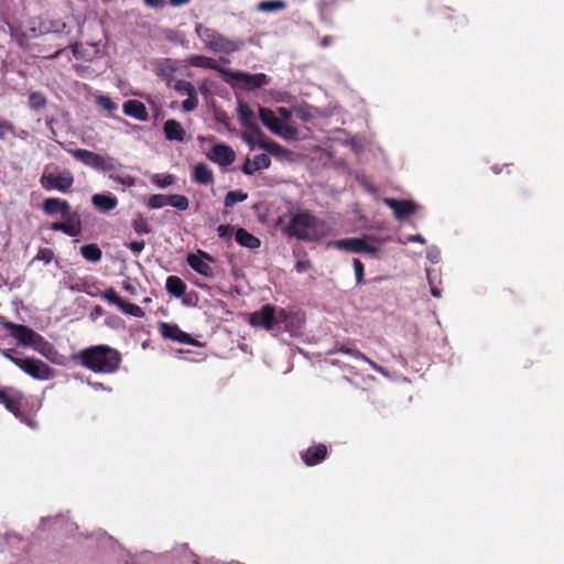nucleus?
<instances>
[{
	"label": "nucleus",
	"mask_w": 564,
	"mask_h": 564,
	"mask_svg": "<svg viewBox=\"0 0 564 564\" xmlns=\"http://www.w3.org/2000/svg\"><path fill=\"white\" fill-rule=\"evenodd\" d=\"M42 210L47 216L61 215L62 221H54L50 225L53 231H61L69 237H77L82 234L83 223L80 214L73 210L69 203L57 197H48L43 200Z\"/></svg>",
	"instance_id": "1"
},
{
	"label": "nucleus",
	"mask_w": 564,
	"mask_h": 564,
	"mask_svg": "<svg viewBox=\"0 0 564 564\" xmlns=\"http://www.w3.org/2000/svg\"><path fill=\"white\" fill-rule=\"evenodd\" d=\"M75 358L83 367L97 373H113L121 364V354L108 345L87 347L80 350Z\"/></svg>",
	"instance_id": "2"
},
{
	"label": "nucleus",
	"mask_w": 564,
	"mask_h": 564,
	"mask_svg": "<svg viewBox=\"0 0 564 564\" xmlns=\"http://www.w3.org/2000/svg\"><path fill=\"white\" fill-rule=\"evenodd\" d=\"M238 116L241 126L246 129L242 133V140L253 149L258 145L272 154H279L282 151V147L275 141L269 140L265 134L261 131L254 112L246 102H239Z\"/></svg>",
	"instance_id": "3"
},
{
	"label": "nucleus",
	"mask_w": 564,
	"mask_h": 564,
	"mask_svg": "<svg viewBox=\"0 0 564 564\" xmlns=\"http://www.w3.org/2000/svg\"><path fill=\"white\" fill-rule=\"evenodd\" d=\"M0 325L22 346L31 347L45 357H48L54 351L51 343L26 325L12 323L1 315Z\"/></svg>",
	"instance_id": "4"
},
{
	"label": "nucleus",
	"mask_w": 564,
	"mask_h": 564,
	"mask_svg": "<svg viewBox=\"0 0 564 564\" xmlns=\"http://www.w3.org/2000/svg\"><path fill=\"white\" fill-rule=\"evenodd\" d=\"M319 220L310 210H302L291 217L285 232L290 237H296L300 240L313 241L317 239Z\"/></svg>",
	"instance_id": "5"
},
{
	"label": "nucleus",
	"mask_w": 564,
	"mask_h": 564,
	"mask_svg": "<svg viewBox=\"0 0 564 564\" xmlns=\"http://www.w3.org/2000/svg\"><path fill=\"white\" fill-rule=\"evenodd\" d=\"M195 32L205 47L214 53L231 54L240 50L243 44L240 40H229L216 30L202 24L196 25Z\"/></svg>",
	"instance_id": "6"
},
{
	"label": "nucleus",
	"mask_w": 564,
	"mask_h": 564,
	"mask_svg": "<svg viewBox=\"0 0 564 564\" xmlns=\"http://www.w3.org/2000/svg\"><path fill=\"white\" fill-rule=\"evenodd\" d=\"M289 318V313L284 308L276 310L271 304L263 305L259 311L249 315V324L256 328L274 330Z\"/></svg>",
	"instance_id": "7"
},
{
	"label": "nucleus",
	"mask_w": 564,
	"mask_h": 564,
	"mask_svg": "<svg viewBox=\"0 0 564 564\" xmlns=\"http://www.w3.org/2000/svg\"><path fill=\"white\" fill-rule=\"evenodd\" d=\"M74 159L83 164L101 172H116L122 167L113 158L101 155L86 149L68 150Z\"/></svg>",
	"instance_id": "8"
},
{
	"label": "nucleus",
	"mask_w": 564,
	"mask_h": 564,
	"mask_svg": "<svg viewBox=\"0 0 564 564\" xmlns=\"http://www.w3.org/2000/svg\"><path fill=\"white\" fill-rule=\"evenodd\" d=\"M14 365L36 380H48L55 373L54 369L46 362L34 357H25L22 360H18V362L14 360Z\"/></svg>",
	"instance_id": "9"
},
{
	"label": "nucleus",
	"mask_w": 564,
	"mask_h": 564,
	"mask_svg": "<svg viewBox=\"0 0 564 564\" xmlns=\"http://www.w3.org/2000/svg\"><path fill=\"white\" fill-rule=\"evenodd\" d=\"M328 247H334L338 250L350 251L355 253H378L379 249L375 246L367 243L362 238H345L328 242Z\"/></svg>",
	"instance_id": "10"
},
{
	"label": "nucleus",
	"mask_w": 564,
	"mask_h": 564,
	"mask_svg": "<svg viewBox=\"0 0 564 564\" xmlns=\"http://www.w3.org/2000/svg\"><path fill=\"white\" fill-rule=\"evenodd\" d=\"M100 296L108 303L117 305L119 310L127 315H131L134 317L144 316V312L139 305L126 302L122 297L119 296V294L113 288H108L100 294Z\"/></svg>",
	"instance_id": "11"
},
{
	"label": "nucleus",
	"mask_w": 564,
	"mask_h": 564,
	"mask_svg": "<svg viewBox=\"0 0 564 564\" xmlns=\"http://www.w3.org/2000/svg\"><path fill=\"white\" fill-rule=\"evenodd\" d=\"M41 184L47 191L57 189L62 193H67L74 184V176L70 172L51 173L41 177Z\"/></svg>",
	"instance_id": "12"
},
{
	"label": "nucleus",
	"mask_w": 564,
	"mask_h": 564,
	"mask_svg": "<svg viewBox=\"0 0 564 564\" xmlns=\"http://www.w3.org/2000/svg\"><path fill=\"white\" fill-rule=\"evenodd\" d=\"M186 261L187 264L200 275L207 278L213 276L210 263L214 262V258L209 253L198 250L197 253H188Z\"/></svg>",
	"instance_id": "13"
},
{
	"label": "nucleus",
	"mask_w": 564,
	"mask_h": 564,
	"mask_svg": "<svg viewBox=\"0 0 564 564\" xmlns=\"http://www.w3.org/2000/svg\"><path fill=\"white\" fill-rule=\"evenodd\" d=\"M160 334L165 338L181 344L198 345V341L185 332H183L176 324L161 322L159 324Z\"/></svg>",
	"instance_id": "14"
},
{
	"label": "nucleus",
	"mask_w": 564,
	"mask_h": 564,
	"mask_svg": "<svg viewBox=\"0 0 564 564\" xmlns=\"http://www.w3.org/2000/svg\"><path fill=\"white\" fill-rule=\"evenodd\" d=\"M384 205L392 209L394 217L402 220L417 210V205L412 200L384 198Z\"/></svg>",
	"instance_id": "15"
},
{
	"label": "nucleus",
	"mask_w": 564,
	"mask_h": 564,
	"mask_svg": "<svg viewBox=\"0 0 564 564\" xmlns=\"http://www.w3.org/2000/svg\"><path fill=\"white\" fill-rule=\"evenodd\" d=\"M301 458L306 466H316L328 456V448L325 444H314L301 452Z\"/></svg>",
	"instance_id": "16"
},
{
	"label": "nucleus",
	"mask_w": 564,
	"mask_h": 564,
	"mask_svg": "<svg viewBox=\"0 0 564 564\" xmlns=\"http://www.w3.org/2000/svg\"><path fill=\"white\" fill-rule=\"evenodd\" d=\"M23 399L24 398L21 392L14 391L9 394L6 389H0V402L17 417L23 416L21 413Z\"/></svg>",
	"instance_id": "17"
},
{
	"label": "nucleus",
	"mask_w": 564,
	"mask_h": 564,
	"mask_svg": "<svg viewBox=\"0 0 564 564\" xmlns=\"http://www.w3.org/2000/svg\"><path fill=\"white\" fill-rule=\"evenodd\" d=\"M209 159L221 166H228L235 161L236 155L229 145L221 143L213 147Z\"/></svg>",
	"instance_id": "18"
},
{
	"label": "nucleus",
	"mask_w": 564,
	"mask_h": 564,
	"mask_svg": "<svg viewBox=\"0 0 564 564\" xmlns=\"http://www.w3.org/2000/svg\"><path fill=\"white\" fill-rule=\"evenodd\" d=\"M259 117L262 123L273 133L282 135L284 124L282 121L275 116V113L264 107L259 108Z\"/></svg>",
	"instance_id": "19"
},
{
	"label": "nucleus",
	"mask_w": 564,
	"mask_h": 564,
	"mask_svg": "<svg viewBox=\"0 0 564 564\" xmlns=\"http://www.w3.org/2000/svg\"><path fill=\"white\" fill-rule=\"evenodd\" d=\"M91 204L97 210L109 213L118 206V198L111 193L94 194L91 196Z\"/></svg>",
	"instance_id": "20"
},
{
	"label": "nucleus",
	"mask_w": 564,
	"mask_h": 564,
	"mask_svg": "<svg viewBox=\"0 0 564 564\" xmlns=\"http://www.w3.org/2000/svg\"><path fill=\"white\" fill-rule=\"evenodd\" d=\"M235 78L241 83V85L247 89H256L260 88L268 84V76L265 74H246V73H237Z\"/></svg>",
	"instance_id": "21"
},
{
	"label": "nucleus",
	"mask_w": 564,
	"mask_h": 564,
	"mask_svg": "<svg viewBox=\"0 0 564 564\" xmlns=\"http://www.w3.org/2000/svg\"><path fill=\"white\" fill-rule=\"evenodd\" d=\"M123 112L138 119L140 121H147L149 119V113L144 104L137 99H129L123 104Z\"/></svg>",
	"instance_id": "22"
},
{
	"label": "nucleus",
	"mask_w": 564,
	"mask_h": 564,
	"mask_svg": "<svg viewBox=\"0 0 564 564\" xmlns=\"http://www.w3.org/2000/svg\"><path fill=\"white\" fill-rule=\"evenodd\" d=\"M163 132L169 141L182 142L185 140V130L182 124L175 119H169L164 122Z\"/></svg>",
	"instance_id": "23"
},
{
	"label": "nucleus",
	"mask_w": 564,
	"mask_h": 564,
	"mask_svg": "<svg viewBox=\"0 0 564 564\" xmlns=\"http://www.w3.org/2000/svg\"><path fill=\"white\" fill-rule=\"evenodd\" d=\"M334 350L349 355V356L354 357L355 359L362 360V361L367 362L373 370H376L378 372H382V367H380L377 362H375L373 360L368 358L364 352H361L360 350H358L356 348H351L345 344L337 343L335 345Z\"/></svg>",
	"instance_id": "24"
},
{
	"label": "nucleus",
	"mask_w": 564,
	"mask_h": 564,
	"mask_svg": "<svg viewBox=\"0 0 564 564\" xmlns=\"http://www.w3.org/2000/svg\"><path fill=\"white\" fill-rule=\"evenodd\" d=\"M271 164V159L267 154H258L252 160L247 159L242 172L246 175H252L259 170L268 169Z\"/></svg>",
	"instance_id": "25"
},
{
	"label": "nucleus",
	"mask_w": 564,
	"mask_h": 564,
	"mask_svg": "<svg viewBox=\"0 0 564 564\" xmlns=\"http://www.w3.org/2000/svg\"><path fill=\"white\" fill-rule=\"evenodd\" d=\"M193 181L202 185L212 184L214 182V173L205 163H197L193 169Z\"/></svg>",
	"instance_id": "26"
},
{
	"label": "nucleus",
	"mask_w": 564,
	"mask_h": 564,
	"mask_svg": "<svg viewBox=\"0 0 564 564\" xmlns=\"http://www.w3.org/2000/svg\"><path fill=\"white\" fill-rule=\"evenodd\" d=\"M235 239L240 246L251 250L259 248L261 245L260 239L254 235L250 234L245 228H239L236 230Z\"/></svg>",
	"instance_id": "27"
},
{
	"label": "nucleus",
	"mask_w": 564,
	"mask_h": 564,
	"mask_svg": "<svg viewBox=\"0 0 564 564\" xmlns=\"http://www.w3.org/2000/svg\"><path fill=\"white\" fill-rule=\"evenodd\" d=\"M165 289L171 295L181 297L186 292V284L181 278L176 275H170L166 279Z\"/></svg>",
	"instance_id": "28"
},
{
	"label": "nucleus",
	"mask_w": 564,
	"mask_h": 564,
	"mask_svg": "<svg viewBox=\"0 0 564 564\" xmlns=\"http://www.w3.org/2000/svg\"><path fill=\"white\" fill-rule=\"evenodd\" d=\"M80 253L87 261L94 263L100 261L102 257L101 250L96 243L84 245L80 248Z\"/></svg>",
	"instance_id": "29"
},
{
	"label": "nucleus",
	"mask_w": 564,
	"mask_h": 564,
	"mask_svg": "<svg viewBox=\"0 0 564 564\" xmlns=\"http://www.w3.org/2000/svg\"><path fill=\"white\" fill-rule=\"evenodd\" d=\"M42 33H63L66 31L67 24L62 20H48L41 24Z\"/></svg>",
	"instance_id": "30"
},
{
	"label": "nucleus",
	"mask_w": 564,
	"mask_h": 564,
	"mask_svg": "<svg viewBox=\"0 0 564 564\" xmlns=\"http://www.w3.org/2000/svg\"><path fill=\"white\" fill-rule=\"evenodd\" d=\"M167 205L176 208L177 210H186L189 206L188 198L181 194H170Z\"/></svg>",
	"instance_id": "31"
},
{
	"label": "nucleus",
	"mask_w": 564,
	"mask_h": 564,
	"mask_svg": "<svg viewBox=\"0 0 564 564\" xmlns=\"http://www.w3.org/2000/svg\"><path fill=\"white\" fill-rule=\"evenodd\" d=\"M248 194L242 191H230L226 194L224 204L226 207H232L235 204L245 202Z\"/></svg>",
	"instance_id": "32"
},
{
	"label": "nucleus",
	"mask_w": 564,
	"mask_h": 564,
	"mask_svg": "<svg viewBox=\"0 0 564 564\" xmlns=\"http://www.w3.org/2000/svg\"><path fill=\"white\" fill-rule=\"evenodd\" d=\"M133 230L139 234H149L151 231L148 220L142 216L138 215L132 221Z\"/></svg>",
	"instance_id": "33"
},
{
	"label": "nucleus",
	"mask_w": 564,
	"mask_h": 564,
	"mask_svg": "<svg viewBox=\"0 0 564 564\" xmlns=\"http://www.w3.org/2000/svg\"><path fill=\"white\" fill-rule=\"evenodd\" d=\"M169 195L165 194H153L149 197L148 206L156 209L167 206Z\"/></svg>",
	"instance_id": "34"
},
{
	"label": "nucleus",
	"mask_w": 564,
	"mask_h": 564,
	"mask_svg": "<svg viewBox=\"0 0 564 564\" xmlns=\"http://www.w3.org/2000/svg\"><path fill=\"white\" fill-rule=\"evenodd\" d=\"M191 64L194 67L214 68V62L212 58L204 55H194L191 59Z\"/></svg>",
	"instance_id": "35"
},
{
	"label": "nucleus",
	"mask_w": 564,
	"mask_h": 564,
	"mask_svg": "<svg viewBox=\"0 0 564 564\" xmlns=\"http://www.w3.org/2000/svg\"><path fill=\"white\" fill-rule=\"evenodd\" d=\"M54 259V252L50 248H41L39 249L36 256L32 261H41L44 264H50Z\"/></svg>",
	"instance_id": "36"
},
{
	"label": "nucleus",
	"mask_w": 564,
	"mask_h": 564,
	"mask_svg": "<svg viewBox=\"0 0 564 564\" xmlns=\"http://www.w3.org/2000/svg\"><path fill=\"white\" fill-rule=\"evenodd\" d=\"M174 89L181 95H187L196 93L194 85L187 80H177L174 85Z\"/></svg>",
	"instance_id": "37"
},
{
	"label": "nucleus",
	"mask_w": 564,
	"mask_h": 564,
	"mask_svg": "<svg viewBox=\"0 0 564 564\" xmlns=\"http://www.w3.org/2000/svg\"><path fill=\"white\" fill-rule=\"evenodd\" d=\"M336 7V1H322L318 4L321 18L326 20L334 12Z\"/></svg>",
	"instance_id": "38"
},
{
	"label": "nucleus",
	"mask_w": 564,
	"mask_h": 564,
	"mask_svg": "<svg viewBox=\"0 0 564 564\" xmlns=\"http://www.w3.org/2000/svg\"><path fill=\"white\" fill-rule=\"evenodd\" d=\"M96 102L98 106H100L102 109L107 110L108 112H112L117 110V104L112 101L111 98L108 96H99L96 99Z\"/></svg>",
	"instance_id": "39"
},
{
	"label": "nucleus",
	"mask_w": 564,
	"mask_h": 564,
	"mask_svg": "<svg viewBox=\"0 0 564 564\" xmlns=\"http://www.w3.org/2000/svg\"><path fill=\"white\" fill-rule=\"evenodd\" d=\"M109 176L115 182H117L123 186L131 187V186H134V184H135V178L129 174L119 175V174L111 173Z\"/></svg>",
	"instance_id": "40"
},
{
	"label": "nucleus",
	"mask_w": 564,
	"mask_h": 564,
	"mask_svg": "<svg viewBox=\"0 0 564 564\" xmlns=\"http://www.w3.org/2000/svg\"><path fill=\"white\" fill-rule=\"evenodd\" d=\"M198 106L197 93L189 94L187 98L182 102L183 110L186 112H191L195 110Z\"/></svg>",
	"instance_id": "41"
},
{
	"label": "nucleus",
	"mask_w": 564,
	"mask_h": 564,
	"mask_svg": "<svg viewBox=\"0 0 564 564\" xmlns=\"http://www.w3.org/2000/svg\"><path fill=\"white\" fill-rule=\"evenodd\" d=\"M352 264H354V270H355V275H356V284L360 285L364 283L365 267L359 259H354Z\"/></svg>",
	"instance_id": "42"
},
{
	"label": "nucleus",
	"mask_w": 564,
	"mask_h": 564,
	"mask_svg": "<svg viewBox=\"0 0 564 564\" xmlns=\"http://www.w3.org/2000/svg\"><path fill=\"white\" fill-rule=\"evenodd\" d=\"M30 102L32 105L33 108L35 109H40V108H43L46 104V100L44 98V96L40 93H32L30 95Z\"/></svg>",
	"instance_id": "43"
},
{
	"label": "nucleus",
	"mask_w": 564,
	"mask_h": 564,
	"mask_svg": "<svg viewBox=\"0 0 564 564\" xmlns=\"http://www.w3.org/2000/svg\"><path fill=\"white\" fill-rule=\"evenodd\" d=\"M284 8V3L281 1H264L259 4V9L263 11H273Z\"/></svg>",
	"instance_id": "44"
},
{
	"label": "nucleus",
	"mask_w": 564,
	"mask_h": 564,
	"mask_svg": "<svg viewBox=\"0 0 564 564\" xmlns=\"http://www.w3.org/2000/svg\"><path fill=\"white\" fill-rule=\"evenodd\" d=\"M7 133L13 134L14 129L13 126L6 120L0 121V139H6Z\"/></svg>",
	"instance_id": "45"
},
{
	"label": "nucleus",
	"mask_w": 564,
	"mask_h": 564,
	"mask_svg": "<svg viewBox=\"0 0 564 564\" xmlns=\"http://www.w3.org/2000/svg\"><path fill=\"white\" fill-rule=\"evenodd\" d=\"M234 228L230 225H219L217 227V234L220 238H230L232 236Z\"/></svg>",
	"instance_id": "46"
},
{
	"label": "nucleus",
	"mask_w": 564,
	"mask_h": 564,
	"mask_svg": "<svg viewBox=\"0 0 564 564\" xmlns=\"http://www.w3.org/2000/svg\"><path fill=\"white\" fill-rule=\"evenodd\" d=\"M145 247V242L143 240H135V241H131L129 243V249L135 254L138 256Z\"/></svg>",
	"instance_id": "47"
},
{
	"label": "nucleus",
	"mask_w": 564,
	"mask_h": 564,
	"mask_svg": "<svg viewBox=\"0 0 564 564\" xmlns=\"http://www.w3.org/2000/svg\"><path fill=\"white\" fill-rule=\"evenodd\" d=\"M68 47L70 48L73 55L76 58H80L82 57V52H80L82 44H80V42L78 40H75V41L70 42Z\"/></svg>",
	"instance_id": "48"
},
{
	"label": "nucleus",
	"mask_w": 564,
	"mask_h": 564,
	"mask_svg": "<svg viewBox=\"0 0 564 564\" xmlns=\"http://www.w3.org/2000/svg\"><path fill=\"white\" fill-rule=\"evenodd\" d=\"M174 176L172 174H167L163 177L162 181H156V184L160 186V187H166V186H170L174 183Z\"/></svg>",
	"instance_id": "49"
},
{
	"label": "nucleus",
	"mask_w": 564,
	"mask_h": 564,
	"mask_svg": "<svg viewBox=\"0 0 564 564\" xmlns=\"http://www.w3.org/2000/svg\"><path fill=\"white\" fill-rule=\"evenodd\" d=\"M143 1L150 8H163L165 4L164 0H143Z\"/></svg>",
	"instance_id": "50"
},
{
	"label": "nucleus",
	"mask_w": 564,
	"mask_h": 564,
	"mask_svg": "<svg viewBox=\"0 0 564 564\" xmlns=\"http://www.w3.org/2000/svg\"><path fill=\"white\" fill-rule=\"evenodd\" d=\"M295 267L299 272H304V271L308 270L310 262L308 261H297Z\"/></svg>",
	"instance_id": "51"
},
{
	"label": "nucleus",
	"mask_w": 564,
	"mask_h": 564,
	"mask_svg": "<svg viewBox=\"0 0 564 564\" xmlns=\"http://www.w3.org/2000/svg\"><path fill=\"white\" fill-rule=\"evenodd\" d=\"M1 354L7 358L9 359L12 364H14V360L18 362V360H22V358H19V357H14L12 356L11 351L10 350H1Z\"/></svg>",
	"instance_id": "52"
},
{
	"label": "nucleus",
	"mask_w": 564,
	"mask_h": 564,
	"mask_svg": "<svg viewBox=\"0 0 564 564\" xmlns=\"http://www.w3.org/2000/svg\"><path fill=\"white\" fill-rule=\"evenodd\" d=\"M408 240H409V241H412V242H420V243H422V245H424V243L426 242V241H425V239H424V237H423V236H421V235H419V234H417V235H412V236H410V237L408 238Z\"/></svg>",
	"instance_id": "53"
},
{
	"label": "nucleus",
	"mask_w": 564,
	"mask_h": 564,
	"mask_svg": "<svg viewBox=\"0 0 564 564\" xmlns=\"http://www.w3.org/2000/svg\"><path fill=\"white\" fill-rule=\"evenodd\" d=\"M64 52V48H58L54 53L46 55L45 57L48 59H55L57 58L62 53Z\"/></svg>",
	"instance_id": "54"
},
{
	"label": "nucleus",
	"mask_w": 564,
	"mask_h": 564,
	"mask_svg": "<svg viewBox=\"0 0 564 564\" xmlns=\"http://www.w3.org/2000/svg\"><path fill=\"white\" fill-rule=\"evenodd\" d=\"M189 0H169V3L173 7H181L187 3Z\"/></svg>",
	"instance_id": "55"
},
{
	"label": "nucleus",
	"mask_w": 564,
	"mask_h": 564,
	"mask_svg": "<svg viewBox=\"0 0 564 564\" xmlns=\"http://www.w3.org/2000/svg\"><path fill=\"white\" fill-rule=\"evenodd\" d=\"M332 40H333V39H332L330 36H325V37H323V40H322V45H323V46H328V45L332 43Z\"/></svg>",
	"instance_id": "56"
},
{
	"label": "nucleus",
	"mask_w": 564,
	"mask_h": 564,
	"mask_svg": "<svg viewBox=\"0 0 564 564\" xmlns=\"http://www.w3.org/2000/svg\"><path fill=\"white\" fill-rule=\"evenodd\" d=\"M431 293L435 297H440L441 296V291L438 289H436V288H432L431 289Z\"/></svg>",
	"instance_id": "57"
},
{
	"label": "nucleus",
	"mask_w": 564,
	"mask_h": 564,
	"mask_svg": "<svg viewBox=\"0 0 564 564\" xmlns=\"http://www.w3.org/2000/svg\"><path fill=\"white\" fill-rule=\"evenodd\" d=\"M94 312L96 315H99V316L104 314V310L100 306H96L94 308Z\"/></svg>",
	"instance_id": "58"
}]
</instances>
